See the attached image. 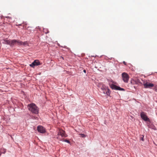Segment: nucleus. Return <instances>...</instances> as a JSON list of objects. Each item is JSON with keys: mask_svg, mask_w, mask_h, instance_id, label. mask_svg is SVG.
Segmentation results:
<instances>
[{"mask_svg": "<svg viewBox=\"0 0 157 157\" xmlns=\"http://www.w3.org/2000/svg\"><path fill=\"white\" fill-rule=\"evenodd\" d=\"M155 90H157V89Z\"/></svg>", "mask_w": 157, "mask_h": 157, "instance_id": "nucleus-22", "label": "nucleus"}, {"mask_svg": "<svg viewBox=\"0 0 157 157\" xmlns=\"http://www.w3.org/2000/svg\"><path fill=\"white\" fill-rule=\"evenodd\" d=\"M21 25V24H19L18 25Z\"/></svg>", "mask_w": 157, "mask_h": 157, "instance_id": "nucleus-19", "label": "nucleus"}, {"mask_svg": "<svg viewBox=\"0 0 157 157\" xmlns=\"http://www.w3.org/2000/svg\"><path fill=\"white\" fill-rule=\"evenodd\" d=\"M143 85L145 88H149L151 89L154 86V84L147 82H144Z\"/></svg>", "mask_w": 157, "mask_h": 157, "instance_id": "nucleus-6", "label": "nucleus"}, {"mask_svg": "<svg viewBox=\"0 0 157 157\" xmlns=\"http://www.w3.org/2000/svg\"><path fill=\"white\" fill-rule=\"evenodd\" d=\"M59 136H61L62 137H66L67 136V135L66 134L65 131L59 128V130L58 133V134L57 138L60 139L59 138Z\"/></svg>", "mask_w": 157, "mask_h": 157, "instance_id": "nucleus-3", "label": "nucleus"}, {"mask_svg": "<svg viewBox=\"0 0 157 157\" xmlns=\"http://www.w3.org/2000/svg\"><path fill=\"white\" fill-rule=\"evenodd\" d=\"M49 32H47L46 33H48Z\"/></svg>", "mask_w": 157, "mask_h": 157, "instance_id": "nucleus-21", "label": "nucleus"}, {"mask_svg": "<svg viewBox=\"0 0 157 157\" xmlns=\"http://www.w3.org/2000/svg\"><path fill=\"white\" fill-rule=\"evenodd\" d=\"M123 63L124 65H126V63L125 61H124Z\"/></svg>", "mask_w": 157, "mask_h": 157, "instance_id": "nucleus-17", "label": "nucleus"}, {"mask_svg": "<svg viewBox=\"0 0 157 157\" xmlns=\"http://www.w3.org/2000/svg\"><path fill=\"white\" fill-rule=\"evenodd\" d=\"M40 64V62L38 60H34L29 66L32 67H34L35 66H37Z\"/></svg>", "mask_w": 157, "mask_h": 157, "instance_id": "nucleus-7", "label": "nucleus"}, {"mask_svg": "<svg viewBox=\"0 0 157 157\" xmlns=\"http://www.w3.org/2000/svg\"><path fill=\"white\" fill-rule=\"evenodd\" d=\"M6 152V150L3 148L0 149V156L2 153H5Z\"/></svg>", "mask_w": 157, "mask_h": 157, "instance_id": "nucleus-12", "label": "nucleus"}, {"mask_svg": "<svg viewBox=\"0 0 157 157\" xmlns=\"http://www.w3.org/2000/svg\"><path fill=\"white\" fill-rule=\"evenodd\" d=\"M111 88L114 90H124L123 88H121L119 87L116 86V85L112 84L111 86Z\"/></svg>", "mask_w": 157, "mask_h": 157, "instance_id": "nucleus-8", "label": "nucleus"}, {"mask_svg": "<svg viewBox=\"0 0 157 157\" xmlns=\"http://www.w3.org/2000/svg\"><path fill=\"white\" fill-rule=\"evenodd\" d=\"M98 87L101 89V90H107V87L105 86L102 83H99L98 84Z\"/></svg>", "mask_w": 157, "mask_h": 157, "instance_id": "nucleus-9", "label": "nucleus"}, {"mask_svg": "<svg viewBox=\"0 0 157 157\" xmlns=\"http://www.w3.org/2000/svg\"><path fill=\"white\" fill-rule=\"evenodd\" d=\"M63 141H64V142H67L68 143H70V142L69 140H63Z\"/></svg>", "mask_w": 157, "mask_h": 157, "instance_id": "nucleus-15", "label": "nucleus"}, {"mask_svg": "<svg viewBox=\"0 0 157 157\" xmlns=\"http://www.w3.org/2000/svg\"><path fill=\"white\" fill-rule=\"evenodd\" d=\"M83 72H84V73H86V70H83Z\"/></svg>", "mask_w": 157, "mask_h": 157, "instance_id": "nucleus-18", "label": "nucleus"}, {"mask_svg": "<svg viewBox=\"0 0 157 157\" xmlns=\"http://www.w3.org/2000/svg\"><path fill=\"white\" fill-rule=\"evenodd\" d=\"M122 77L123 81L127 83L129 78L128 75L126 73L124 72L122 74Z\"/></svg>", "mask_w": 157, "mask_h": 157, "instance_id": "nucleus-4", "label": "nucleus"}, {"mask_svg": "<svg viewBox=\"0 0 157 157\" xmlns=\"http://www.w3.org/2000/svg\"><path fill=\"white\" fill-rule=\"evenodd\" d=\"M137 81H138V82H139V80H137Z\"/></svg>", "mask_w": 157, "mask_h": 157, "instance_id": "nucleus-20", "label": "nucleus"}, {"mask_svg": "<svg viewBox=\"0 0 157 157\" xmlns=\"http://www.w3.org/2000/svg\"><path fill=\"white\" fill-rule=\"evenodd\" d=\"M29 110L33 113L37 114L38 113V108L34 103L29 104L28 105Z\"/></svg>", "mask_w": 157, "mask_h": 157, "instance_id": "nucleus-2", "label": "nucleus"}, {"mask_svg": "<svg viewBox=\"0 0 157 157\" xmlns=\"http://www.w3.org/2000/svg\"><path fill=\"white\" fill-rule=\"evenodd\" d=\"M37 129L38 131L40 133H43L46 132L44 128H37Z\"/></svg>", "mask_w": 157, "mask_h": 157, "instance_id": "nucleus-11", "label": "nucleus"}, {"mask_svg": "<svg viewBox=\"0 0 157 157\" xmlns=\"http://www.w3.org/2000/svg\"><path fill=\"white\" fill-rule=\"evenodd\" d=\"M103 92L104 94H106L107 96H109L110 94V90L107 87V90H104Z\"/></svg>", "mask_w": 157, "mask_h": 157, "instance_id": "nucleus-10", "label": "nucleus"}, {"mask_svg": "<svg viewBox=\"0 0 157 157\" xmlns=\"http://www.w3.org/2000/svg\"><path fill=\"white\" fill-rule=\"evenodd\" d=\"M37 128H43V127H42V126L39 125L37 127Z\"/></svg>", "mask_w": 157, "mask_h": 157, "instance_id": "nucleus-16", "label": "nucleus"}, {"mask_svg": "<svg viewBox=\"0 0 157 157\" xmlns=\"http://www.w3.org/2000/svg\"><path fill=\"white\" fill-rule=\"evenodd\" d=\"M6 43L10 46L13 45L14 44H17L18 45H25L27 44V42H23L21 41L18 40H7Z\"/></svg>", "mask_w": 157, "mask_h": 157, "instance_id": "nucleus-1", "label": "nucleus"}, {"mask_svg": "<svg viewBox=\"0 0 157 157\" xmlns=\"http://www.w3.org/2000/svg\"><path fill=\"white\" fill-rule=\"evenodd\" d=\"M140 116L142 119L146 121L150 122V119L147 117L146 113L142 112L140 113Z\"/></svg>", "mask_w": 157, "mask_h": 157, "instance_id": "nucleus-5", "label": "nucleus"}, {"mask_svg": "<svg viewBox=\"0 0 157 157\" xmlns=\"http://www.w3.org/2000/svg\"><path fill=\"white\" fill-rule=\"evenodd\" d=\"M79 135H81V137H82L84 138V137H86V136L84 134H79Z\"/></svg>", "mask_w": 157, "mask_h": 157, "instance_id": "nucleus-14", "label": "nucleus"}, {"mask_svg": "<svg viewBox=\"0 0 157 157\" xmlns=\"http://www.w3.org/2000/svg\"><path fill=\"white\" fill-rule=\"evenodd\" d=\"M144 136L143 135H140V139L143 141H144Z\"/></svg>", "mask_w": 157, "mask_h": 157, "instance_id": "nucleus-13", "label": "nucleus"}]
</instances>
